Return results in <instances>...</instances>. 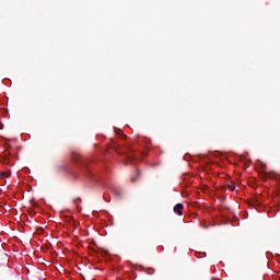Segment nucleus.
<instances>
[{
    "instance_id": "f257e3e1",
    "label": "nucleus",
    "mask_w": 280,
    "mask_h": 280,
    "mask_svg": "<svg viewBox=\"0 0 280 280\" xmlns=\"http://www.w3.org/2000/svg\"><path fill=\"white\" fill-rule=\"evenodd\" d=\"M183 209H185L183 203H177L174 207V213H177V215H183Z\"/></svg>"
},
{
    "instance_id": "f03ea898",
    "label": "nucleus",
    "mask_w": 280,
    "mask_h": 280,
    "mask_svg": "<svg viewBox=\"0 0 280 280\" xmlns=\"http://www.w3.org/2000/svg\"><path fill=\"white\" fill-rule=\"evenodd\" d=\"M139 176H141V171L137 168L136 177H131L130 180L132 183H137V180H139Z\"/></svg>"
},
{
    "instance_id": "7ed1b4c3",
    "label": "nucleus",
    "mask_w": 280,
    "mask_h": 280,
    "mask_svg": "<svg viewBox=\"0 0 280 280\" xmlns=\"http://www.w3.org/2000/svg\"><path fill=\"white\" fill-rule=\"evenodd\" d=\"M117 135H121L124 139H128V136L124 135V131L118 130L116 131Z\"/></svg>"
},
{
    "instance_id": "20e7f679",
    "label": "nucleus",
    "mask_w": 280,
    "mask_h": 280,
    "mask_svg": "<svg viewBox=\"0 0 280 280\" xmlns=\"http://www.w3.org/2000/svg\"><path fill=\"white\" fill-rule=\"evenodd\" d=\"M229 189H231L232 191H235V184L231 183L228 185Z\"/></svg>"
},
{
    "instance_id": "39448f33",
    "label": "nucleus",
    "mask_w": 280,
    "mask_h": 280,
    "mask_svg": "<svg viewBox=\"0 0 280 280\" xmlns=\"http://www.w3.org/2000/svg\"><path fill=\"white\" fill-rule=\"evenodd\" d=\"M266 178H272V173H265Z\"/></svg>"
},
{
    "instance_id": "423d86ee",
    "label": "nucleus",
    "mask_w": 280,
    "mask_h": 280,
    "mask_svg": "<svg viewBox=\"0 0 280 280\" xmlns=\"http://www.w3.org/2000/svg\"><path fill=\"white\" fill-rule=\"evenodd\" d=\"M1 178L8 177V173H0Z\"/></svg>"
},
{
    "instance_id": "0eeeda50",
    "label": "nucleus",
    "mask_w": 280,
    "mask_h": 280,
    "mask_svg": "<svg viewBox=\"0 0 280 280\" xmlns=\"http://www.w3.org/2000/svg\"><path fill=\"white\" fill-rule=\"evenodd\" d=\"M127 150H132V145H127Z\"/></svg>"
},
{
    "instance_id": "6e6552de",
    "label": "nucleus",
    "mask_w": 280,
    "mask_h": 280,
    "mask_svg": "<svg viewBox=\"0 0 280 280\" xmlns=\"http://www.w3.org/2000/svg\"><path fill=\"white\" fill-rule=\"evenodd\" d=\"M115 150H116V152H118V151H119V148H118V147H115Z\"/></svg>"
},
{
    "instance_id": "1a4fd4ad",
    "label": "nucleus",
    "mask_w": 280,
    "mask_h": 280,
    "mask_svg": "<svg viewBox=\"0 0 280 280\" xmlns=\"http://www.w3.org/2000/svg\"><path fill=\"white\" fill-rule=\"evenodd\" d=\"M129 161H132V158H129Z\"/></svg>"
}]
</instances>
